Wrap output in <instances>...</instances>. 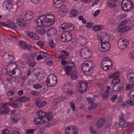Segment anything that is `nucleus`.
I'll return each mask as SVG.
<instances>
[{
  "instance_id": "60",
  "label": "nucleus",
  "mask_w": 134,
  "mask_h": 134,
  "mask_svg": "<svg viewBox=\"0 0 134 134\" xmlns=\"http://www.w3.org/2000/svg\"><path fill=\"white\" fill-rule=\"evenodd\" d=\"M74 29V26L71 24H68V26L67 28V30L68 31H72Z\"/></svg>"
},
{
  "instance_id": "23",
  "label": "nucleus",
  "mask_w": 134,
  "mask_h": 134,
  "mask_svg": "<svg viewBox=\"0 0 134 134\" xmlns=\"http://www.w3.org/2000/svg\"><path fill=\"white\" fill-rule=\"evenodd\" d=\"M57 33L56 29L54 27H51L48 30L47 32V34L48 36H51L55 35Z\"/></svg>"
},
{
  "instance_id": "16",
  "label": "nucleus",
  "mask_w": 134,
  "mask_h": 134,
  "mask_svg": "<svg viewBox=\"0 0 134 134\" xmlns=\"http://www.w3.org/2000/svg\"><path fill=\"white\" fill-rule=\"evenodd\" d=\"M47 121L46 119L42 117H37L35 118L33 120L34 123L35 125L43 124Z\"/></svg>"
},
{
  "instance_id": "5",
  "label": "nucleus",
  "mask_w": 134,
  "mask_h": 134,
  "mask_svg": "<svg viewBox=\"0 0 134 134\" xmlns=\"http://www.w3.org/2000/svg\"><path fill=\"white\" fill-rule=\"evenodd\" d=\"M69 64H71L65 67L64 69L68 75H70L71 78L73 80L76 79L77 77V72L75 71H72V68L75 66V64L72 62H69Z\"/></svg>"
},
{
  "instance_id": "25",
  "label": "nucleus",
  "mask_w": 134,
  "mask_h": 134,
  "mask_svg": "<svg viewBox=\"0 0 134 134\" xmlns=\"http://www.w3.org/2000/svg\"><path fill=\"white\" fill-rule=\"evenodd\" d=\"M28 37L35 40H38L40 39L39 36L35 33L32 32H29L28 33Z\"/></svg>"
},
{
  "instance_id": "43",
  "label": "nucleus",
  "mask_w": 134,
  "mask_h": 134,
  "mask_svg": "<svg viewBox=\"0 0 134 134\" xmlns=\"http://www.w3.org/2000/svg\"><path fill=\"white\" fill-rule=\"evenodd\" d=\"M101 66L102 69L105 71H107L110 69L108 67H107V65H106L102 61L101 62Z\"/></svg>"
},
{
  "instance_id": "10",
  "label": "nucleus",
  "mask_w": 134,
  "mask_h": 134,
  "mask_svg": "<svg viewBox=\"0 0 134 134\" xmlns=\"http://www.w3.org/2000/svg\"><path fill=\"white\" fill-rule=\"evenodd\" d=\"M131 42L127 41L125 39H119L118 42V46L119 48L123 49L126 48L129 44H131Z\"/></svg>"
},
{
  "instance_id": "9",
  "label": "nucleus",
  "mask_w": 134,
  "mask_h": 134,
  "mask_svg": "<svg viewBox=\"0 0 134 134\" xmlns=\"http://www.w3.org/2000/svg\"><path fill=\"white\" fill-rule=\"evenodd\" d=\"M80 54L83 58H88L92 56V53L88 49L85 48L81 50Z\"/></svg>"
},
{
  "instance_id": "17",
  "label": "nucleus",
  "mask_w": 134,
  "mask_h": 134,
  "mask_svg": "<svg viewBox=\"0 0 134 134\" xmlns=\"http://www.w3.org/2000/svg\"><path fill=\"white\" fill-rule=\"evenodd\" d=\"M133 18L132 17L129 18L127 20H125L122 21L120 24L124 26H125V25L127 24H132V26H134V20H133Z\"/></svg>"
},
{
  "instance_id": "58",
  "label": "nucleus",
  "mask_w": 134,
  "mask_h": 134,
  "mask_svg": "<svg viewBox=\"0 0 134 134\" xmlns=\"http://www.w3.org/2000/svg\"><path fill=\"white\" fill-rule=\"evenodd\" d=\"M60 40L61 41L63 42H67L66 38V37L65 36V34H63L62 35L60 36Z\"/></svg>"
},
{
  "instance_id": "63",
  "label": "nucleus",
  "mask_w": 134,
  "mask_h": 134,
  "mask_svg": "<svg viewBox=\"0 0 134 134\" xmlns=\"http://www.w3.org/2000/svg\"><path fill=\"white\" fill-rule=\"evenodd\" d=\"M17 5L18 7H20L23 5L24 3L22 1V0L21 1H18L16 2Z\"/></svg>"
},
{
  "instance_id": "32",
  "label": "nucleus",
  "mask_w": 134,
  "mask_h": 134,
  "mask_svg": "<svg viewBox=\"0 0 134 134\" xmlns=\"http://www.w3.org/2000/svg\"><path fill=\"white\" fill-rule=\"evenodd\" d=\"M110 88L109 86H107L106 90L103 95V97L104 99H106L108 97V93L110 92Z\"/></svg>"
},
{
  "instance_id": "38",
  "label": "nucleus",
  "mask_w": 134,
  "mask_h": 134,
  "mask_svg": "<svg viewBox=\"0 0 134 134\" xmlns=\"http://www.w3.org/2000/svg\"><path fill=\"white\" fill-rule=\"evenodd\" d=\"M103 28L104 26L103 25H99L93 26V29L94 31H97L101 30Z\"/></svg>"
},
{
  "instance_id": "56",
  "label": "nucleus",
  "mask_w": 134,
  "mask_h": 134,
  "mask_svg": "<svg viewBox=\"0 0 134 134\" xmlns=\"http://www.w3.org/2000/svg\"><path fill=\"white\" fill-rule=\"evenodd\" d=\"M127 103L128 105L132 106H133L134 105V100L129 99L127 100Z\"/></svg>"
},
{
  "instance_id": "41",
  "label": "nucleus",
  "mask_w": 134,
  "mask_h": 134,
  "mask_svg": "<svg viewBox=\"0 0 134 134\" xmlns=\"http://www.w3.org/2000/svg\"><path fill=\"white\" fill-rule=\"evenodd\" d=\"M78 13V12L77 10L75 9H72L70 12V16L71 17H74L77 16Z\"/></svg>"
},
{
  "instance_id": "33",
  "label": "nucleus",
  "mask_w": 134,
  "mask_h": 134,
  "mask_svg": "<svg viewBox=\"0 0 134 134\" xmlns=\"http://www.w3.org/2000/svg\"><path fill=\"white\" fill-rule=\"evenodd\" d=\"M36 103L37 106L39 107H41L44 106L47 104V102L45 101H43L38 99L36 102Z\"/></svg>"
},
{
  "instance_id": "26",
  "label": "nucleus",
  "mask_w": 134,
  "mask_h": 134,
  "mask_svg": "<svg viewBox=\"0 0 134 134\" xmlns=\"http://www.w3.org/2000/svg\"><path fill=\"white\" fill-rule=\"evenodd\" d=\"M70 87L69 85V83L65 84L63 88V91L67 93L69 95L72 94L73 92L72 91L70 90L69 89V87Z\"/></svg>"
},
{
  "instance_id": "46",
  "label": "nucleus",
  "mask_w": 134,
  "mask_h": 134,
  "mask_svg": "<svg viewBox=\"0 0 134 134\" xmlns=\"http://www.w3.org/2000/svg\"><path fill=\"white\" fill-rule=\"evenodd\" d=\"M30 98L26 97H22L19 98V100L21 102L26 101L29 100Z\"/></svg>"
},
{
  "instance_id": "6",
  "label": "nucleus",
  "mask_w": 134,
  "mask_h": 134,
  "mask_svg": "<svg viewBox=\"0 0 134 134\" xmlns=\"http://www.w3.org/2000/svg\"><path fill=\"white\" fill-rule=\"evenodd\" d=\"M122 9L125 11H129L134 8L133 3L131 0H123L121 3Z\"/></svg>"
},
{
  "instance_id": "34",
  "label": "nucleus",
  "mask_w": 134,
  "mask_h": 134,
  "mask_svg": "<svg viewBox=\"0 0 134 134\" xmlns=\"http://www.w3.org/2000/svg\"><path fill=\"white\" fill-rule=\"evenodd\" d=\"M27 64L31 67H34L36 66V62L34 61H27L26 62Z\"/></svg>"
},
{
  "instance_id": "50",
  "label": "nucleus",
  "mask_w": 134,
  "mask_h": 134,
  "mask_svg": "<svg viewBox=\"0 0 134 134\" xmlns=\"http://www.w3.org/2000/svg\"><path fill=\"white\" fill-rule=\"evenodd\" d=\"M120 82V80L118 78L114 79L112 81V83L115 85L119 84Z\"/></svg>"
},
{
  "instance_id": "48",
  "label": "nucleus",
  "mask_w": 134,
  "mask_h": 134,
  "mask_svg": "<svg viewBox=\"0 0 134 134\" xmlns=\"http://www.w3.org/2000/svg\"><path fill=\"white\" fill-rule=\"evenodd\" d=\"M60 7V10L62 12L65 13L67 12L68 9L65 6L62 5Z\"/></svg>"
},
{
  "instance_id": "21",
  "label": "nucleus",
  "mask_w": 134,
  "mask_h": 134,
  "mask_svg": "<svg viewBox=\"0 0 134 134\" xmlns=\"http://www.w3.org/2000/svg\"><path fill=\"white\" fill-rule=\"evenodd\" d=\"M12 7L10 1L9 0L5 1L3 4V7L4 10L10 9Z\"/></svg>"
},
{
  "instance_id": "59",
  "label": "nucleus",
  "mask_w": 134,
  "mask_h": 134,
  "mask_svg": "<svg viewBox=\"0 0 134 134\" xmlns=\"http://www.w3.org/2000/svg\"><path fill=\"white\" fill-rule=\"evenodd\" d=\"M18 121V118L17 117H15L12 118L11 122L13 124H16Z\"/></svg>"
},
{
  "instance_id": "13",
  "label": "nucleus",
  "mask_w": 134,
  "mask_h": 134,
  "mask_svg": "<svg viewBox=\"0 0 134 134\" xmlns=\"http://www.w3.org/2000/svg\"><path fill=\"white\" fill-rule=\"evenodd\" d=\"M74 132L73 134H77V128L73 126H71L67 127L65 130V134H70V133Z\"/></svg>"
},
{
  "instance_id": "61",
  "label": "nucleus",
  "mask_w": 134,
  "mask_h": 134,
  "mask_svg": "<svg viewBox=\"0 0 134 134\" xmlns=\"http://www.w3.org/2000/svg\"><path fill=\"white\" fill-rule=\"evenodd\" d=\"M87 100L88 102L91 104H93L95 101L94 99L90 97H87Z\"/></svg>"
},
{
  "instance_id": "39",
  "label": "nucleus",
  "mask_w": 134,
  "mask_h": 134,
  "mask_svg": "<svg viewBox=\"0 0 134 134\" xmlns=\"http://www.w3.org/2000/svg\"><path fill=\"white\" fill-rule=\"evenodd\" d=\"M37 115L39 117H42L45 119V113L41 110H39L36 113Z\"/></svg>"
},
{
  "instance_id": "20",
  "label": "nucleus",
  "mask_w": 134,
  "mask_h": 134,
  "mask_svg": "<svg viewBox=\"0 0 134 134\" xmlns=\"http://www.w3.org/2000/svg\"><path fill=\"white\" fill-rule=\"evenodd\" d=\"M2 25L3 26H6L10 28H16V25L15 23L12 21H9L7 22V23H2Z\"/></svg>"
},
{
  "instance_id": "47",
  "label": "nucleus",
  "mask_w": 134,
  "mask_h": 134,
  "mask_svg": "<svg viewBox=\"0 0 134 134\" xmlns=\"http://www.w3.org/2000/svg\"><path fill=\"white\" fill-rule=\"evenodd\" d=\"M36 44L38 47H43L45 45V43L43 41L38 40L36 42Z\"/></svg>"
},
{
  "instance_id": "57",
  "label": "nucleus",
  "mask_w": 134,
  "mask_h": 134,
  "mask_svg": "<svg viewBox=\"0 0 134 134\" xmlns=\"http://www.w3.org/2000/svg\"><path fill=\"white\" fill-rule=\"evenodd\" d=\"M91 105H90L88 107V109L89 110L94 109L96 108L97 107V105L96 103H93L91 104Z\"/></svg>"
},
{
  "instance_id": "49",
  "label": "nucleus",
  "mask_w": 134,
  "mask_h": 134,
  "mask_svg": "<svg viewBox=\"0 0 134 134\" xmlns=\"http://www.w3.org/2000/svg\"><path fill=\"white\" fill-rule=\"evenodd\" d=\"M127 16V15L126 14L121 13L118 16L117 18L121 20L126 17Z\"/></svg>"
},
{
  "instance_id": "29",
  "label": "nucleus",
  "mask_w": 134,
  "mask_h": 134,
  "mask_svg": "<svg viewBox=\"0 0 134 134\" xmlns=\"http://www.w3.org/2000/svg\"><path fill=\"white\" fill-rule=\"evenodd\" d=\"M127 79L130 82H134V73H129L127 75Z\"/></svg>"
},
{
  "instance_id": "62",
  "label": "nucleus",
  "mask_w": 134,
  "mask_h": 134,
  "mask_svg": "<svg viewBox=\"0 0 134 134\" xmlns=\"http://www.w3.org/2000/svg\"><path fill=\"white\" fill-rule=\"evenodd\" d=\"M78 19L79 20L81 21L83 24H85L86 23V20L85 19L83 16H80L78 17Z\"/></svg>"
},
{
  "instance_id": "55",
  "label": "nucleus",
  "mask_w": 134,
  "mask_h": 134,
  "mask_svg": "<svg viewBox=\"0 0 134 134\" xmlns=\"http://www.w3.org/2000/svg\"><path fill=\"white\" fill-rule=\"evenodd\" d=\"M25 49L31 51H35L36 50V48L31 46L27 45L26 48Z\"/></svg>"
},
{
  "instance_id": "64",
  "label": "nucleus",
  "mask_w": 134,
  "mask_h": 134,
  "mask_svg": "<svg viewBox=\"0 0 134 134\" xmlns=\"http://www.w3.org/2000/svg\"><path fill=\"white\" fill-rule=\"evenodd\" d=\"M129 57L130 58L134 59V51L130 52L129 54Z\"/></svg>"
},
{
  "instance_id": "3",
  "label": "nucleus",
  "mask_w": 134,
  "mask_h": 134,
  "mask_svg": "<svg viewBox=\"0 0 134 134\" xmlns=\"http://www.w3.org/2000/svg\"><path fill=\"white\" fill-rule=\"evenodd\" d=\"M94 67V65L92 62L86 61L82 64L81 69L87 76H89L93 72Z\"/></svg>"
},
{
  "instance_id": "40",
  "label": "nucleus",
  "mask_w": 134,
  "mask_h": 134,
  "mask_svg": "<svg viewBox=\"0 0 134 134\" xmlns=\"http://www.w3.org/2000/svg\"><path fill=\"white\" fill-rule=\"evenodd\" d=\"M45 119L46 118L48 120H50L52 119L53 118V114L51 112H49L48 113H45Z\"/></svg>"
},
{
  "instance_id": "53",
  "label": "nucleus",
  "mask_w": 134,
  "mask_h": 134,
  "mask_svg": "<svg viewBox=\"0 0 134 134\" xmlns=\"http://www.w3.org/2000/svg\"><path fill=\"white\" fill-rule=\"evenodd\" d=\"M134 86V85L133 83H129L127 84L126 87L127 90H129L133 88Z\"/></svg>"
},
{
  "instance_id": "36",
  "label": "nucleus",
  "mask_w": 134,
  "mask_h": 134,
  "mask_svg": "<svg viewBox=\"0 0 134 134\" xmlns=\"http://www.w3.org/2000/svg\"><path fill=\"white\" fill-rule=\"evenodd\" d=\"M61 54L62 55L61 56H59L58 57V58L61 59H64L65 57L64 56H67L69 54L67 52L64 50L61 51Z\"/></svg>"
},
{
  "instance_id": "51",
  "label": "nucleus",
  "mask_w": 134,
  "mask_h": 134,
  "mask_svg": "<svg viewBox=\"0 0 134 134\" xmlns=\"http://www.w3.org/2000/svg\"><path fill=\"white\" fill-rule=\"evenodd\" d=\"M128 96L131 99H134V90H131L129 92Z\"/></svg>"
},
{
  "instance_id": "52",
  "label": "nucleus",
  "mask_w": 134,
  "mask_h": 134,
  "mask_svg": "<svg viewBox=\"0 0 134 134\" xmlns=\"http://www.w3.org/2000/svg\"><path fill=\"white\" fill-rule=\"evenodd\" d=\"M35 130V129H28L26 130L25 132L27 134H34Z\"/></svg>"
},
{
  "instance_id": "42",
  "label": "nucleus",
  "mask_w": 134,
  "mask_h": 134,
  "mask_svg": "<svg viewBox=\"0 0 134 134\" xmlns=\"http://www.w3.org/2000/svg\"><path fill=\"white\" fill-rule=\"evenodd\" d=\"M27 45L25 42L23 41L19 42L18 44V45L19 46L22 47L25 49L26 48Z\"/></svg>"
},
{
  "instance_id": "28",
  "label": "nucleus",
  "mask_w": 134,
  "mask_h": 134,
  "mask_svg": "<svg viewBox=\"0 0 134 134\" xmlns=\"http://www.w3.org/2000/svg\"><path fill=\"white\" fill-rule=\"evenodd\" d=\"M119 77V72L118 71H115L114 72L110 73L109 74L108 76V78L109 79H111L118 78Z\"/></svg>"
},
{
  "instance_id": "18",
  "label": "nucleus",
  "mask_w": 134,
  "mask_h": 134,
  "mask_svg": "<svg viewBox=\"0 0 134 134\" xmlns=\"http://www.w3.org/2000/svg\"><path fill=\"white\" fill-rule=\"evenodd\" d=\"M26 21L23 18H18L16 20L17 24L21 27H24L27 25Z\"/></svg>"
},
{
  "instance_id": "30",
  "label": "nucleus",
  "mask_w": 134,
  "mask_h": 134,
  "mask_svg": "<svg viewBox=\"0 0 134 134\" xmlns=\"http://www.w3.org/2000/svg\"><path fill=\"white\" fill-rule=\"evenodd\" d=\"M106 4L107 6L109 8H114L116 6V3L112 0H108Z\"/></svg>"
},
{
  "instance_id": "22",
  "label": "nucleus",
  "mask_w": 134,
  "mask_h": 134,
  "mask_svg": "<svg viewBox=\"0 0 134 134\" xmlns=\"http://www.w3.org/2000/svg\"><path fill=\"white\" fill-rule=\"evenodd\" d=\"M102 61L103 62V63L107 65V67H108L110 69L112 68V63L111 61L108 58H104L102 60Z\"/></svg>"
},
{
  "instance_id": "37",
  "label": "nucleus",
  "mask_w": 134,
  "mask_h": 134,
  "mask_svg": "<svg viewBox=\"0 0 134 134\" xmlns=\"http://www.w3.org/2000/svg\"><path fill=\"white\" fill-rule=\"evenodd\" d=\"M37 55V52H34L29 54L28 57V61H32Z\"/></svg>"
},
{
  "instance_id": "44",
  "label": "nucleus",
  "mask_w": 134,
  "mask_h": 134,
  "mask_svg": "<svg viewBox=\"0 0 134 134\" xmlns=\"http://www.w3.org/2000/svg\"><path fill=\"white\" fill-rule=\"evenodd\" d=\"M48 88V87L46 86L41 85L40 89L42 92L44 93L47 90Z\"/></svg>"
},
{
  "instance_id": "2",
  "label": "nucleus",
  "mask_w": 134,
  "mask_h": 134,
  "mask_svg": "<svg viewBox=\"0 0 134 134\" xmlns=\"http://www.w3.org/2000/svg\"><path fill=\"white\" fill-rule=\"evenodd\" d=\"M97 37L100 43L98 47L99 51L103 52L109 50L110 47L108 42L110 39L109 35L105 32H102L97 35Z\"/></svg>"
},
{
  "instance_id": "27",
  "label": "nucleus",
  "mask_w": 134,
  "mask_h": 134,
  "mask_svg": "<svg viewBox=\"0 0 134 134\" xmlns=\"http://www.w3.org/2000/svg\"><path fill=\"white\" fill-rule=\"evenodd\" d=\"M39 54L40 55H37L36 58V60H37L43 59L44 57H46L48 54V53L41 51L39 52Z\"/></svg>"
},
{
  "instance_id": "11",
  "label": "nucleus",
  "mask_w": 134,
  "mask_h": 134,
  "mask_svg": "<svg viewBox=\"0 0 134 134\" xmlns=\"http://www.w3.org/2000/svg\"><path fill=\"white\" fill-rule=\"evenodd\" d=\"M34 13L31 11H24L21 14V17L24 18L26 21L32 19Z\"/></svg>"
},
{
  "instance_id": "1",
  "label": "nucleus",
  "mask_w": 134,
  "mask_h": 134,
  "mask_svg": "<svg viewBox=\"0 0 134 134\" xmlns=\"http://www.w3.org/2000/svg\"><path fill=\"white\" fill-rule=\"evenodd\" d=\"M55 19V16L52 14L40 16L36 22L38 26L36 28L37 32L39 34H43L45 31V29L39 27L48 26L53 25L54 23Z\"/></svg>"
},
{
  "instance_id": "14",
  "label": "nucleus",
  "mask_w": 134,
  "mask_h": 134,
  "mask_svg": "<svg viewBox=\"0 0 134 134\" xmlns=\"http://www.w3.org/2000/svg\"><path fill=\"white\" fill-rule=\"evenodd\" d=\"M4 58L6 59L8 62L11 63L14 60V57L13 52L9 51L6 53L4 55Z\"/></svg>"
},
{
  "instance_id": "4",
  "label": "nucleus",
  "mask_w": 134,
  "mask_h": 134,
  "mask_svg": "<svg viewBox=\"0 0 134 134\" xmlns=\"http://www.w3.org/2000/svg\"><path fill=\"white\" fill-rule=\"evenodd\" d=\"M24 64V62L20 60H18L15 63H10L9 65L12 66V68L14 69L12 71H10L9 72V75L12 77V75L16 74V77H20L21 74V72L20 69H17L18 66H20V65H23Z\"/></svg>"
},
{
  "instance_id": "35",
  "label": "nucleus",
  "mask_w": 134,
  "mask_h": 134,
  "mask_svg": "<svg viewBox=\"0 0 134 134\" xmlns=\"http://www.w3.org/2000/svg\"><path fill=\"white\" fill-rule=\"evenodd\" d=\"M130 123L129 122H127L125 121H121L119 125L121 127L125 128L127 127L128 125H129Z\"/></svg>"
},
{
  "instance_id": "12",
  "label": "nucleus",
  "mask_w": 134,
  "mask_h": 134,
  "mask_svg": "<svg viewBox=\"0 0 134 134\" xmlns=\"http://www.w3.org/2000/svg\"><path fill=\"white\" fill-rule=\"evenodd\" d=\"M118 31L120 33H123L130 30L132 27L131 26H124L120 24L117 27Z\"/></svg>"
},
{
  "instance_id": "19",
  "label": "nucleus",
  "mask_w": 134,
  "mask_h": 134,
  "mask_svg": "<svg viewBox=\"0 0 134 134\" xmlns=\"http://www.w3.org/2000/svg\"><path fill=\"white\" fill-rule=\"evenodd\" d=\"M105 122V120L104 118H99L97 122V127L98 128L102 127L104 124Z\"/></svg>"
},
{
  "instance_id": "15",
  "label": "nucleus",
  "mask_w": 134,
  "mask_h": 134,
  "mask_svg": "<svg viewBox=\"0 0 134 134\" xmlns=\"http://www.w3.org/2000/svg\"><path fill=\"white\" fill-rule=\"evenodd\" d=\"M79 87L78 90L80 93L83 92H85L87 89V85L85 82L83 81H80L79 83Z\"/></svg>"
},
{
  "instance_id": "7",
  "label": "nucleus",
  "mask_w": 134,
  "mask_h": 134,
  "mask_svg": "<svg viewBox=\"0 0 134 134\" xmlns=\"http://www.w3.org/2000/svg\"><path fill=\"white\" fill-rule=\"evenodd\" d=\"M57 79L56 76L54 74H51L47 77L46 80L47 85L50 87H53L57 84Z\"/></svg>"
},
{
  "instance_id": "24",
  "label": "nucleus",
  "mask_w": 134,
  "mask_h": 134,
  "mask_svg": "<svg viewBox=\"0 0 134 134\" xmlns=\"http://www.w3.org/2000/svg\"><path fill=\"white\" fill-rule=\"evenodd\" d=\"M64 2V0H53V5L56 8L60 7Z\"/></svg>"
},
{
  "instance_id": "54",
  "label": "nucleus",
  "mask_w": 134,
  "mask_h": 134,
  "mask_svg": "<svg viewBox=\"0 0 134 134\" xmlns=\"http://www.w3.org/2000/svg\"><path fill=\"white\" fill-rule=\"evenodd\" d=\"M87 43V39L85 38H83L81 39V45L84 46Z\"/></svg>"
},
{
  "instance_id": "8",
  "label": "nucleus",
  "mask_w": 134,
  "mask_h": 134,
  "mask_svg": "<svg viewBox=\"0 0 134 134\" xmlns=\"http://www.w3.org/2000/svg\"><path fill=\"white\" fill-rule=\"evenodd\" d=\"M34 74L36 79L38 80H43L45 76V74L43 70L39 68L34 69Z\"/></svg>"
},
{
  "instance_id": "45",
  "label": "nucleus",
  "mask_w": 134,
  "mask_h": 134,
  "mask_svg": "<svg viewBox=\"0 0 134 134\" xmlns=\"http://www.w3.org/2000/svg\"><path fill=\"white\" fill-rule=\"evenodd\" d=\"M65 35L66 37L67 42L70 41L72 38V34L71 33H67Z\"/></svg>"
},
{
  "instance_id": "31",
  "label": "nucleus",
  "mask_w": 134,
  "mask_h": 134,
  "mask_svg": "<svg viewBox=\"0 0 134 134\" xmlns=\"http://www.w3.org/2000/svg\"><path fill=\"white\" fill-rule=\"evenodd\" d=\"M68 26V24L64 23L60 25L59 28V29L60 31H64L67 30V28Z\"/></svg>"
}]
</instances>
